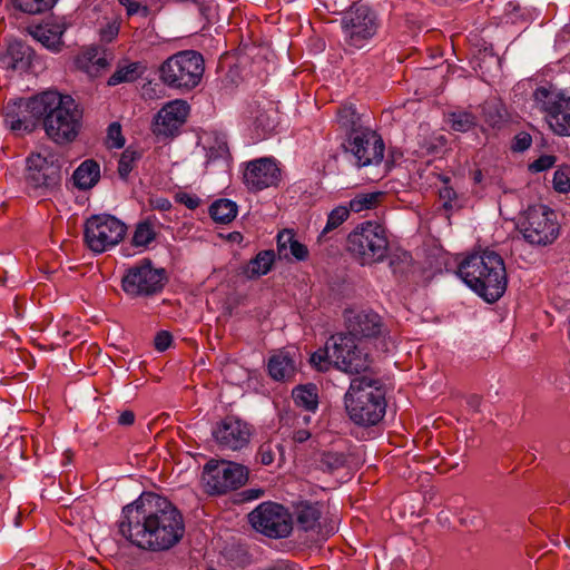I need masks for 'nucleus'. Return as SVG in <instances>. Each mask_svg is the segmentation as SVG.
Here are the masks:
<instances>
[{
  "mask_svg": "<svg viewBox=\"0 0 570 570\" xmlns=\"http://www.w3.org/2000/svg\"><path fill=\"white\" fill-rule=\"evenodd\" d=\"M345 323L347 335L351 337L372 338L381 336L384 332V325L381 316L373 311H345Z\"/></svg>",
  "mask_w": 570,
  "mask_h": 570,
  "instance_id": "21",
  "label": "nucleus"
},
{
  "mask_svg": "<svg viewBox=\"0 0 570 570\" xmlns=\"http://www.w3.org/2000/svg\"><path fill=\"white\" fill-rule=\"evenodd\" d=\"M274 259V250L259 252L248 264L246 271L248 277L253 278L266 275L271 271Z\"/></svg>",
  "mask_w": 570,
  "mask_h": 570,
  "instance_id": "31",
  "label": "nucleus"
},
{
  "mask_svg": "<svg viewBox=\"0 0 570 570\" xmlns=\"http://www.w3.org/2000/svg\"><path fill=\"white\" fill-rule=\"evenodd\" d=\"M67 26L63 21L46 22L30 29V35L47 49L58 52L63 45L61 37Z\"/></svg>",
  "mask_w": 570,
  "mask_h": 570,
  "instance_id": "23",
  "label": "nucleus"
},
{
  "mask_svg": "<svg viewBox=\"0 0 570 570\" xmlns=\"http://www.w3.org/2000/svg\"><path fill=\"white\" fill-rule=\"evenodd\" d=\"M348 250L362 265H370L385 258L389 240L385 228L373 222L358 225L347 238Z\"/></svg>",
  "mask_w": 570,
  "mask_h": 570,
  "instance_id": "6",
  "label": "nucleus"
},
{
  "mask_svg": "<svg viewBox=\"0 0 570 570\" xmlns=\"http://www.w3.org/2000/svg\"><path fill=\"white\" fill-rule=\"evenodd\" d=\"M346 463V458L343 453L338 452H324L321 454L320 468L325 472H334L343 468Z\"/></svg>",
  "mask_w": 570,
  "mask_h": 570,
  "instance_id": "44",
  "label": "nucleus"
},
{
  "mask_svg": "<svg viewBox=\"0 0 570 570\" xmlns=\"http://www.w3.org/2000/svg\"><path fill=\"white\" fill-rule=\"evenodd\" d=\"M523 238L531 245L546 246L552 244L559 235L556 213L548 206L529 207L519 225Z\"/></svg>",
  "mask_w": 570,
  "mask_h": 570,
  "instance_id": "9",
  "label": "nucleus"
},
{
  "mask_svg": "<svg viewBox=\"0 0 570 570\" xmlns=\"http://www.w3.org/2000/svg\"><path fill=\"white\" fill-rule=\"evenodd\" d=\"M294 514L298 529L316 533L315 541L325 540L330 532H323L321 525L322 504L318 502L301 501L296 503Z\"/></svg>",
  "mask_w": 570,
  "mask_h": 570,
  "instance_id": "22",
  "label": "nucleus"
},
{
  "mask_svg": "<svg viewBox=\"0 0 570 570\" xmlns=\"http://www.w3.org/2000/svg\"><path fill=\"white\" fill-rule=\"evenodd\" d=\"M155 237L156 232L154 230L153 224L147 219L137 224L131 242L136 247H146Z\"/></svg>",
  "mask_w": 570,
  "mask_h": 570,
  "instance_id": "37",
  "label": "nucleus"
},
{
  "mask_svg": "<svg viewBox=\"0 0 570 570\" xmlns=\"http://www.w3.org/2000/svg\"><path fill=\"white\" fill-rule=\"evenodd\" d=\"M36 100H45V91L27 100L9 101L4 106V121L12 131L32 132L36 129L38 121L42 120V115L31 109V102Z\"/></svg>",
  "mask_w": 570,
  "mask_h": 570,
  "instance_id": "18",
  "label": "nucleus"
},
{
  "mask_svg": "<svg viewBox=\"0 0 570 570\" xmlns=\"http://www.w3.org/2000/svg\"><path fill=\"white\" fill-rule=\"evenodd\" d=\"M189 111V106L184 100H174L163 107L154 124V134L164 139L176 136L179 128L186 121Z\"/></svg>",
  "mask_w": 570,
  "mask_h": 570,
  "instance_id": "19",
  "label": "nucleus"
},
{
  "mask_svg": "<svg viewBox=\"0 0 570 570\" xmlns=\"http://www.w3.org/2000/svg\"><path fill=\"white\" fill-rule=\"evenodd\" d=\"M33 49L22 41H11L7 49L3 62L13 70L26 71L32 61Z\"/></svg>",
  "mask_w": 570,
  "mask_h": 570,
  "instance_id": "24",
  "label": "nucleus"
},
{
  "mask_svg": "<svg viewBox=\"0 0 570 570\" xmlns=\"http://www.w3.org/2000/svg\"><path fill=\"white\" fill-rule=\"evenodd\" d=\"M214 8L209 4H205V2L200 3V12L206 19H210L213 17Z\"/></svg>",
  "mask_w": 570,
  "mask_h": 570,
  "instance_id": "59",
  "label": "nucleus"
},
{
  "mask_svg": "<svg viewBox=\"0 0 570 570\" xmlns=\"http://www.w3.org/2000/svg\"><path fill=\"white\" fill-rule=\"evenodd\" d=\"M207 570H216V569L210 567V568H208Z\"/></svg>",
  "mask_w": 570,
  "mask_h": 570,
  "instance_id": "64",
  "label": "nucleus"
},
{
  "mask_svg": "<svg viewBox=\"0 0 570 570\" xmlns=\"http://www.w3.org/2000/svg\"><path fill=\"white\" fill-rule=\"evenodd\" d=\"M3 480V474L0 473V483L2 482Z\"/></svg>",
  "mask_w": 570,
  "mask_h": 570,
  "instance_id": "63",
  "label": "nucleus"
},
{
  "mask_svg": "<svg viewBox=\"0 0 570 570\" xmlns=\"http://www.w3.org/2000/svg\"><path fill=\"white\" fill-rule=\"evenodd\" d=\"M207 161H215L218 159H227L229 157V149L225 136L214 135L208 138L207 145Z\"/></svg>",
  "mask_w": 570,
  "mask_h": 570,
  "instance_id": "33",
  "label": "nucleus"
},
{
  "mask_svg": "<svg viewBox=\"0 0 570 570\" xmlns=\"http://www.w3.org/2000/svg\"><path fill=\"white\" fill-rule=\"evenodd\" d=\"M441 180L444 184L442 188H440V198L443 202V207L446 210H451L454 208H461V204L459 203V195L455 191L454 187L450 185V177L441 176Z\"/></svg>",
  "mask_w": 570,
  "mask_h": 570,
  "instance_id": "40",
  "label": "nucleus"
},
{
  "mask_svg": "<svg viewBox=\"0 0 570 570\" xmlns=\"http://www.w3.org/2000/svg\"><path fill=\"white\" fill-rule=\"evenodd\" d=\"M532 139L529 134L521 132L514 137L512 149L514 151H524L531 146Z\"/></svg>",
  "mask_w": 570,
  "mask_h": 570,
  "instance_id": "52",
  "label": "nucleus"
},
{
  "mask_svg": "<svg viewBox=\"0 0 570 570\" xmlns=\"http://www.w3.org/2000/svg\"><path fill=\"white\" fill-rule=\"evenodd\" d=\"M553 187L559 193H568L570 190V166L564 165L556 170Z\"/></svg>",
  "mask_w": 570,
  "mask_h": 570,
  "instance_id": "46",
  "label": "nucleus"
},
{
  "mask_svg": "<svg viewBox=\"0 0 570 570\" xmlns=\"http://www.w3.org/2000/svg\"><path fill=\"white\" fill-rule=\"evenodd\" d=\"M276 452L279 453L281 456L284 454V449L282 444H275L272 441L264 442L257 451V459L263 465H269L274 462Z\"/></svg>",
  "mask_w": 570,
  "mask_h": 570,
  "instance_id": "45",
  "label": "nucleus"
},
{
  "mask_svg": "<svg viewBox=\"0 0 570 570\" xmlns=\"http://www.w3.org/2000/svg\"><path fill=\"white\" fill-rule=\"evenodd\" d=\"M344 147L355 157L358 167L379 165L384 157L383 139L370 128L350 134Z\"/></svg>",
  "mask_w": 570,
  "mask_h": 570,
  "instance_id": "16",
  "label": "nucleus"
},
{
  "mask_svg": "<svg viewBox=\"0 0 570 570\" xmlns=\"http://www.w3.org/2000/svg\"><path fill=\"white\" fill-rule=\"evenodd\" d=\"M292 397L297 406H302L307 411H315L317 409V387L314 384L296 386L292 392Z\"/></svg>",
  "mask_w": 570,
  "mask_h": 570,
  "instance_id": "30",
  "label": "nucleus"
},
{
  "mask_svg": "<svg viewBox=\"0 0 570 570\" xmlns=\"http://www.w3.org/2000/svg\"><path fill=\"white\" fill-rule=\"evenodd\" d=\"M209 214L216 223L228 224L237 215V205L230 199L220 198L210 205Z\"/></svg>",
  "mask_w": 570,
  "mask_h": 570,
  "instance_id": "29",
  "label": "nucleus"
},
{
  "mask_svg": "<svg viewBox=\"0 0 570 570\" xmlns=\"http://www.w3.org/2000/svg\"><path fill=\"white\" fill-rule=\"evenodd\" d=\"M382 191L360 193L350 202V209L355 213L372 209L377 206L384 197Z\"/></svg>",
  "mask_w": 570,
  "mask_h": 570,
  "instance_id": "34",
  "label": "nucleus"
},
{
  "mask_svg": "<svg viewBox=\"0 0 570 570\" xmlns=\"http://www.w3.org/2000/svg\"><path fill=\"white\" fill-rule=\"evenodd\" d=\"M449 119L451 128L459 132H466L476 126V117L468 111H454Z\"/></svg>",
  "mask_w": 570,
  "mask_h": 570,
  "instance_id": "38",
  "label": "nucleus"
},
{
  "mask_svg": "<svg viewBox=\"0 0 570 570\" xmlns=\"http://www.w3.org/2000/svg\"><path fill=\"white\" fill-rule=\"evenodd\" d=\"M62 161L59 156L48 150L31 154L27 159L26 180L36 190L53 191L61 183Z\"/></svg>",
  "mask_w": 570,
  "mask_h": 570,
  "instance_id": "10",
  "label": "nucleus"
},
{
  "mask_svg": "<svg viewBox=\"0 0 570 570\" xmlns=\"http://www.w3.org/2000/svg\"><path fill=\"white\" fill-rule=\"evenodd\" d=\"M58 0H11L13 7L29 14H38L50 10Z\"/></svg>",
  "mask_w": 570,
  "mask_h": 570,
  "instance_id": "36",
  "label": "nucleus"
},
{
  "mask_svg": "<svg viewBox=\"0 0 570 570\" xmlns=\"http://www.w3.org/2000/svg\"><path fill=\"white\" fill-rule=\"evenodd\" d=\"M126 230V225L115 216L92 215L85 223V242L91 252L101 254L120 243Z\"/></svg>",
  "mask_w": 570,
  "mask_h": 570,
  "instance_id": "8",
  "label": "nucleus"
},
{
  "mask_svg": "<svg viewBox=\"0 0 570 570\" xmlns=\"http://www.w3.org/2000/svg\"><path fill=\"white\" fill-rule=\"evenodd\" d=\"M267 370L273 380L286 381L294 375L295 365L288 353L278 352L269 357Z\"/></svg>",
  "mask_w": 570,
  "mask_h": 570,
  "instance_id": "28",
  "label": "nucleus"
},
{
  "mask_svg": "<svg viewBox=\"0 0 570 570\" xmlns=\"http://www.w3.org/2000/svg\"><path fill=\"white\" fill-rule=\"evenodd\" d=\"M484 121L491 127H500L504 121V112L498 102H485L482 106Z\"/></svg>",
  "mask_w": 570,
  "mask_h": 570,
  "instance_id": "42",
  "label": "nucleus"
},
{
  "mask_svg": "<svg viewBox=\"0 0 570 570\" xmlns=\"http://www.w3.org/2000/svg\"><path fill=\"white\" fill-rule=\"evenodd\" d=\"M204 59L194 50L179 51L167 58L159 67V79L171 89L189 91L202 80Z\"/></svg>",
  "mask_w": 570,
  "mask_h": 570,
  "instance_id": "5",
  "label": "nucleus"
},
{
  "mask_svg": "<svg viewBox=\"0 0 570 570\" xmlns=\"http://www.w3.org/2000/svg\"><path fill=\"white\" fill-rule=\"evenodd\" d=\"M350 207L346 206H337L335 207L327 217V223L322 230L320 237L325 236L331 230H334L338 226H341L350 216Z\"/></svg>",
  "mask_w": 570,
  "mask_h": 570,
  "instance_id": "41",
  "label": "nucleus"
},
{
  "mask_svg": "<svg viewBox=\"0 0 570 570\" xmlns=\"http://www.w3.org/2000/svg\"><path fill=\"white\" fill-rule=\"evenodd\" d=\"M337 119L340 125L345 128L350 134H354L356 130L363 131L367 129L361 121V116L356 112L353 106H343L337 111Z\"/></svg>",
  "mask_w": 570,
  "mask_h": 570,
  "instance_id": "32",
  "label": "nucleus"
},
{
  "mask_svg": "<svg viewBox=\"0 0 570 570\" xmlns=\"http://www.w3.org/2000/svg\"><path fill=\"white\" fill-rule=\"evenodd\" d=\"M165 281V269L155 268L151 261L146 258L126 271L121 287L132 297L149 296L160 292Z\"/></svg>",
  "mask_w": 570,
  "mask_h": 570,
  "instance_id": "13",
  "label": "nucleus"
},
{
  "mask_svg": "<svg viewBox=\"0 0 570 570\" xmlns=\"http://www.w3.org/2000/svg\"><path fill=\"white\" fill-rule=\"evenodd\" d=\"M107 144L111 148H121L125 145V138L121 134V126L112 122L108 127Z\"/></svg>",
  "mask_w": 570,
  "mask_h": 570,
  "instance_id": "47",
  "label": "nucleus"
},
{
  "mask_svg": "<svg viewBox=\"0 0 570 570\" xmlns=\"http://www.w3.org/2000/svg\"><path fill=\"white\" fill-rule=\"evenodd\" d=\"M100 179V166L94 159H86L73 171V185L80 190L91 189Z\"/></svg>",
  "mask_w": 570,
  "mask_h": 570,
  "instance_id": "27",
  "label": "nucleus"
},
{
  "mask_svg": "<svg viewBox=\"0 0 570 570\" xmlns=\"http://www.w3.org/2000/svg\"><path fill=\"white\" fill-rule=\"evenodd\" d=\"M141 158V153L128 147L124 150L118 163V174L122 180H127L136 161Z\"/></svg>",
  "mask_w": 570,
  "mask_h": 570,
  "instance_id": "39",
  "label": "nucleus"
},
{
  "mask_svg": "<svg viewBox=\"0 0 570 570\" xmlns=\"http://www.w3.org/2000/svg\"><path fill=\"white\" fill-rule=\"evenodd\" d=\"M32 111L42 115V124L47 136L56 144L71 142L78 136L82 111L70 96L48 90L45 100L31 102Z\"/></svg>",
  "mask_w": 570,
  "mask_h": 570,
  "instance_id": "3",
  "label": "nucleus"
},
{
  "mask_svg": "<svg viewBox=\"0 0 570 570\" xmlns=\"http://www.w3.org/2000/svg\"><path fill=\"white\" fill-rule=\"evenodd\" d=\"M151 206L155 209H159L161 212H167L171 208V203L167 198L159 197V198L151 200Z\"/></svg>",
  "mask_w": 570,
  "mask_h": 570,
  "instance_id": "56",
  "label": "nucleus"
},
{
  "mask_svg": "<svg viewBox=\"0 0 570 570\" xmlns=\"http://www.w3.org/2000/svg\"><path fill=\"white\" fill-rule=\"evenodd\" d=\"M344 405L354 424L362 428L379 424L386 411L383 382L372 375L353 377L344 395Z\"/></svg>",
  "mask_w": 570,
  "mask_h": 570,
  "instance_id": "4",
  "label": "nucleus"
},
{
  "mask_svg": "<svg viewBox=\"0 0 570 570\" xmlns=\"http://www.w3.org/2000/svg\"><path fill=\"white\" fill-rule=\"evenodd\" d=\"M120 534L140 549L166 551L185 534L181 512L166 498L144 492L122 508Z\"/></svg>",
  "mask_w": 570,
  "mask_h": 570,
  "instance_id": "1",
  "label": "nucleus"
},
{
  "mask_svg": "<svg viewBox=\"0 0 570 570\" xmlns=\"http://www.w3.org/2000/svg\"><path fill=\"white\" fill-rule=\"evenodd\" d=\"M264 494V491L261 490V489H253V490H249L248 491V497L247 499H258L259 497H262Z\"/></svg>",
  "mask_w": 570,
  "mask_h": 570,
  "instance_id": "60",
  "label": "nucleus"
},
{
  "mask_svg": "<svg viewBox=\"0 0 570 570\" xmlns=\"http://www.w3.org/2000/svg\"><path fill=\"white\" fill-rule=\"evenodd\" d=\"M331 356L336 368L350 375H367L371 361L368 354L364 353L355 344V338L345 333L332 335Z\"/></svg>",
  "mask_w": 570,
  "mask_h": 570,
  "instance_id": "15",
  "label": "nucleus"
},
{
  "mask_svg": "<svg viewBox=\"0 0 570 570\" xmlns=\"http://www.w3.org/2000/svg\"><path fill=\"white\" fill-rule=\"evenodd\" d=\"M482 178H483V175H482V171L481 170H475L473 173V181L475 184H480L482 181Z\"/></svg>",
  "mask_w": 570,
  "mask_h": 570,
  "instance_id": "61",
  "label": "nucleus"
},
{
  "mask_svg": "<svg viewBox=\"0 0 570 570\" xmlns=\"http://www.w3.org/2000/svg\"><path fill=\"white\" fill-rule=\"evenodd\" d=\"M171 341H173V336L169 332L160 331L155 336V341H154L155 348L159 352H164L170 346Z\"/></svg>",
  "mask_w": 570,
  "mask_h": 570,
  "instance_id": "51",
  "label": "nucleus"
},
{
  "mask_svg": "<svg viewBox=\"0 0 570 570\" xmlns=\"http://www.w3.org/2000/svg\"><path fill=\"white\" fill-rule=\"evenodd\" d=\"M281 171L275 161L269 158H259L246 165L243 180L248 190L258 191L275 186Z\"/></svg>",
  "mask_w": 570,
  "mask_h": 570,
  "instance_id": "20",
  "label": "nucleus"
},
{
  "mask_svg": "<svg viewBox=\"0 0 570 570\" xmlns=\"http://www.w3.org/2000/svg\"><path fill=\"white\" fill-rule=\"evenodd\" d=\"M121 6L126 8L128 16L141 14L147 17L149 14V8L142 6L140 0H118Z\"/></svg>",
  "mask_w": 570,
  "mask_h": 570,
  "instance_id": "48",
  "label": "nucleus"
},
{
  "mask_svg": "<svg viewBox=\"0 0 570 570\" xmlns=\"http://www.w3.org/2000/svg\"><path fill=\"white\" fill-rule=\"evenodd\" d=\"M411 257L406 253L402 254V256H397L396 258H391L390 267L392 268L394 274H403L407 267L410 266Z\"/></svg>",
  "mask_w": 570,
  "mask_h": 570,
  "instance_id": "50",
  "label": "nucleus"
},
{
  "mask_svg": "<svg viewBox=\"0 0 570 570\" xmlns=\"http://www.w3.org/2000/svg\"><path fill=\"white\" fill-rule=\"evenodd\" d=\"M117 422L119 425L130 426L135 422V413L130 410H126L119 414Z\"/></svg>",
  "mask_w": 570,
  "mask_h": 570,
  "instance_id": "55",
  "label": "nucleus"
},
{
  "mask_svg": "<svg viewBox=\"0 0 570 570\" xmlns=\"http://www.w3.org/2000/svg\"><path fill=\"white\" fill-rule=\"evenodd\" d=\"M533 101L556 135L570 136V97L552 87H539Z\"/></svg>",
  "mask_w": 570,
  "mask_h": 570,
  "instance_id": "7",
  "label": "nucleus"
},
{
  "mask_svg": "<svg viewBox=\"0 0 570 570\" xmlns=\"http://www.w3.org/2000/svg\"><path fill=\"white\" fill-rule=\"evenodd\" d=\"M557 158L553 155H542L538 159H535L532 164H530L529 169L533 173H540L551 168Z\"/></svg>",
  "mask_w": 570,
  "mask_h": 570,
  "instance_id": "49",
  "label": "nucleus"
},
{
  "mask_svg": "<svg viewBox=\"0 0 570 570\" xmlns=\"http://www.w3.org/2000/svg\"><path fill=\"white\" fill-rule=\"evenodd\" d=\"M332 348V337L326 342L324 348H320L316 352H314L311 355V363L318 370V371H327L333 363L331 352Z\"/></svg>",
  "mask_w": 570,
  "mask_h": 570,
  "instance_id": "43",
  "label": "nucleus"
},
{
  "mask_svg": "<svg viewBox=\"0 0 570 570\" xmlns=\"http://www.w3.org/2000/svg\"><path fill=\"white\" fill-rule=\"evenodd\" d=\"M341 26L346 43L362 48L376 32V16L366 4L354 3L344 13Z\"/></svg>",
  "mask_w": 570,
  "mask_h": 570,
  "instance_id": "14",
  "label": "nucleus"
},
{
  "mask_svg": "<svg viewBox=\"0 0 570 570\" xmlns=\"http://www.w3.org/2000/svg\"><path fill=\"white\" fill-rule=\"evenodd\" d=\"M277 252L279 257L305 261L308 257L307 247L299 243L291 229H284L277 235Z\"/></svg>",
  "mask_w": 570,
  "mask_h": 570,
  "instance_id": "25",
  "label": "nucleus"
},
{
  "mask_svg": "<svg viewBox=\"0 0 570 570\" xmlns=\"http://www.w3.org/2000/svg\"><path fill=\"white\" fill-rule=\"evenodd\" d=\"M141 75V67L139 63H129L122 68H118L108 79L109 86H116L121 82H131L139 78Z\"/></svg>",
  "mask_w": 570,
  "mask_h": 570,
  "instance_id": "35",
  "label": "nucleus"
},
{
  "mask_svg": "<svg viewBox=\"0 0 570 570\" xmlns=\"http://www.w3.org/2000/svg\"><path fill=\"white\" fill-rule=\"evenodd\" d=\"M111 53L99 48H89L78 59L80 68L85 69L90 76H98L111 63Z\"/></svg>",
  "mask_w": 570,
  "mask_h": 570,
  "instance_id": "26",
  "label": "nucleus"
},
{
  "mask_svg": "<svg viewBox=\"0 0 570 570\" xmlns=\"http://www.w3.org/2000/svg\"><path fill=\"white\" fill-rule=\"evenodd\" d=\"M203 480L209 494H224L243 487L248 480V469L232 461L210 460L204 466Z\"/></svg>",
  "mask_w": 570,
  "mask_h": 570,
  "instance_id": "12",
  "label": "nucleus"
},
{
  "mask_svg": "<svg viewBox=\"0 0 570 570\" xmlns=\"http://www.w3.org/2000/svg\"><path fill=\"white\" fill-rule=\"evenodd\" d=\"M446 144V139L443 136H438L432 142H426L423 148L428 154L438 153L439 148H443Z\"/></svg>",
  "mask_w": 570,
  "mask_h": 570,
  "instance_id": "54",
  "label": "nucleus"
},
{
  "mask_svg": "<svg viewBox=\"0 0 570 570\" xmlns=\"http://www.w3.org/2000/svg\"><path fill=\"white\" fill-rule=\"evenodd\" d=\"M311 436V433L306 430H298L294 433V441L297 442V443H303L305 442L306 440H308Z\"/></svg>",
  "mask_w": 570,
  "mask_h": 570,
  "instance_id": "58",
  "label": "nucleus"
},
{
  "mask_svg": "<svg viewBox=\"0 0 570 570\" xmlns=\"http://www.w3.org/2000/svg\"><path fill=\"white\" fill-rule=\"evenodd\" d=\"M19 519H20V514H18L14 519V524L18 527L19 525Z\"/></svg>",
  "mask_w": 570,
  "mask_h": 570,
  "instance_id": "62",
  "label": "nucleus"
},
{
  "mask_svg": "<svg viewBox=\"0 0 570 570\" xmlns=\"http://www.w3.org/2000/svg\"><path fill=\"white\" fill-rule=\"evenodd\" d=\"M253 431L249 424L234 416H227L212 430V435L220 450L240 451L248 445Z\"/></svg>",
  "mask_w": 570,
  "mask_h": 570,
  "instance_id": "17",
  "label": "nucleus"
},
{
  "mask_svg": "<svg viewBox=\"0 0 570 570\" xmlns=\"http://www.w3.org/2000/svg\"><path fill=\"white\" fill-rule=\"evenodd\" d=\"M460 278L488 303L500 299L507 289L504 261L494 250L484 249L464 258L458 267Z\"/></svg>",
  "mask_w": 570,
  "mask_h": 570,
  "instance_id": "2",
  "label": "nucleus"
},
{
  "mask_svg": "<svg viewBox=\"0 0 570 570\" xmlns=\"http://www.w3.org/2000/svg\"><path fill=\"white\" fill-rule=\"evenodd\" d=\"M250 525L259 533L273 538H286L293 530L292 514L282 504L267 501L248 513Z\"/></svg>",
  "mask_w": 570,
  "mask_h": 570,
  "instance_id": "11",
  "label": "nucleus"
},
{
  "mask_svg": "<svg viewBox=\"0 0 570 570\" xmlns=\"http://www.w3.org/2000/svg\"><path fill=\"white\" fill-rule=\"evenodd\" d=\"M177 200L184 204L189 209H195L199 206L200 199L197 196L181 193L177 195Z\"/></svg>",
  "mask_w": 570,
  "mask_h": 570,
  "instance_id": "53",
  "label": "nucleus"
},
{
  "mask_svg": "<svg viewBox=\"0 0 570 570\" xmlns=\"http://www.w3.org/2000/svg\"><path fill=\"white\" fill-rule=\"evenodd\" d=\"M482 397L478 394H472L466 400L469 407L472 409L474 412H479Z\"/></svg>",
  "mask_w": 570,
  "mask_h": 570,
  "instance_id": "57",
  "label": "nucleus"
}]
</instances>
